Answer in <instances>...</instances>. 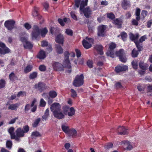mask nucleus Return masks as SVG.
<instances>
[{"label": "nucleus", "instance_id": "nucleus-7", "mask_svg": "<svg viewBox=\"0 0 152 152\" xmlns=\"http://www.w3.org/2000/svg\"><path fill=\"white\" fill-rule=\"evenodd\" d=\"M20 40L23 43L25 48L27 49H31L33 45L27 40V37H22L20 38Z\"/></svg>", "mask_w": 152, "mask_h": 152}, {"label": "nucleus", "instance_id": "nucleus-18", "mask_svg": "<svg viewBox=\"0 0 152 152\" xmlns=\"http://www.w3.org/2000/svg\"><path fill=\"white\" fill-rule=\"evenodd\" d=\"M117 132L118 134L120 135H124L127 133L126 129L123 126H119L117 129Z\"/></svg>", "mask_w": 152, "mask_h": 152}, {"label": "nucleus", "instance_id": "nucleus-11", "mask_svg": "<svg viewBox=\"0 0 152 152\" xmlns=\"http://www.w3.org/2000/svg\"><path fill=\"white\" fill-rule=\"evenodd\" d=\"M10 51V50L5 45L0 42V54H3L7 53Z\"/></svg>", "mask_w": 152, "mask_h": 152}, {"label": "nucleus", "instance_id": "nucleus-6", "mask_svg": "<svg viewBox=\"0 0 152 152\" xmlns=\"http://www.w3.org/2000/svg\"><path fill=\"white\" fill-rule=\"evenodd\" d=\"M85 6H83L81 9H80V13L81 14H83L84 16L86 18H88L91 14L92 11L89 7H87L86 8H84V7Z\"/></svg>", "mask_w": 152, "mask_h": 152}, {"label": "nucleus", "instance_id": "nucleus-8", "mask_svg": "<svg viewBox=\"0 0 152 152\" xmlns=\"http://www.w3.org/2000/svg\"><path fill=\"white\" fill-rule=\"evenodd\" d=\"M52 66L54 70L60 71L63 70V67L62 64L58 62L53 61Z\"/></svg>", "mask_w": 152, "mask_h": 152}, {"label": "nucleus", "instance_id": "nucleus-51", "mask_svg": "<svg viewBox=\"0 0 152 152\" xmlns=\"http://www.w3.org/2000/svg\"><path fill=\"white\" fill-rule=\"evenodd\" d=\"M70 91L71 93V96L72 97L75 98L77 96V94L75 90L73 89H71Z\"/></svg>", "mask_w": 152, "mask_h": 152}, {"label": "nucleus", "instance_id": "nucleus-56", "mask_svg": "<svg viewBox=\"0 0 152 152\" xmlns=\"http://www.w3.org/2000/svg\"><path fill=\"white\" fill-rule=\"evenodd\" d=\"M12 145V142L11 141L8 140L7 142L6 146L7 148L10 149Z\"/></svg>", "mask_w": 152, "mask_h": 152}, {"label": "nucleus", "instance_id": "nucleus-19", "mask_svg": "<svg viewBox=\"0 0 152 152\" xmlns=\"http://www.w3.org/2000/svg\"><path fill=\"white\" fill-rule=\"evenodd\" d=\"M14 128L13 127H11L8 129V132L10 134L11 139L18 140V138L17 137H15V135L14 133Z\"/></svg>", "mask_w": 152, "mask_h": 152}, {"label": "nucleus", "instance_id": "nucleus-54", "mask_svg": "<svg viewBox=\"0 0 152 152\" xmlns=\"http://www.w3.org/2000/svg\"><path fill=\"white\" fill-rule=\"evenodd\" d=\"M46 103L43 99H41L40 102V106L41 107H44L45 106Z\"/></svg>", "mask_w": 152, "mask_h": 152}, {"label": "nucleus", "instance_id": "nucleus-53", "mask_svg": "<svg viewBox=\"0 0 152 152\" xmlns=\"http://www.w3.org/2000/svg\"><path fill=\"white\" fill-rule=\"evenodd\" d=\"M107 16L108 18L111 19H113L115 18L114 15L112 13H107Z\"/></svg>", "mask_w": 152, "mask_h": 152}, {"label": "nucleus", "instance_id": "nucleus-23", "mask_svg": "<svg viewBox=\"0 0 152 152\" xmlns=\"http://www.w3.org/2000/svg\"><path fill=\"white\" fill-rule=\"evenodd\" d=\"M113 23L116 25V26L118 28L121 27L122 21L120 19L117 18L113 21Z\"/></svg>", "mask_w": 152, "mask_h": 152}, {"label": "nucleus", "instance_id": "nucleus-40", "mask_svg": "<svg viewBox=\"0 0 152 152\" xmlns=\"http://www.w3.org/2000/svg\"><path fill=\"white\" fill-rule=\"evenodd\" d=\"M37 72H34L30 74L29 78L31 79H34L36 78L37 76Z\"/></svg>", "mask_w": 152, "mask_h": 152}, {"label": "nucleus", "instance_id": "nucleus-2", "mask_svg": "<svg viewBox=\"0 0 152 152\" xmlns=\"http://www.w3.org/2000/svg\"><path fill=\"white\" fill-rule=\"evenodd\" d=\"M48 32V30L46 28L40 29L37 26L34 25L33 27V31L32 33V39H36L40 35H41L42 37H44Z\"/></svg>", "mask_w": 152, "mask_h": 152}, {"label": "nucleus", "instance_id": "nucleus-14", "mask_svg": "<svg viewBox=\"0 0 152 152\" xmlns=\"http://www.w3.org/2000/svg\"><path fill=\"white\" fill-rule=\"evenodd\" d=\"M128 69V66L126 65H121L115 67V71L117 73L125 71Z\"/></svg>", "mask_w": 152, "mask_h": 152}, {"label": "nucleus", "instance_id": "nucleus-47", "mask_svg": "<svg viewBox=\"0 0 152 152\" xmlns=\"http://www.w3.org/2000/svg\"><path fill=\"white\" fill-rule=\"evenodd\" d=\"M88 0H85L84 1H81L80 3V9H82V7L83 6H86L87 4V2Z\"/></svg>", "mask_w": 152, "mask_h": 152}, {"label": "nucleus", "instance_id": "nucleus-13", "mask_svg": "<svg viewBox=\"0 0 152 152\" xmlns=\"http://www.w3.org/2000/svg\"><path fill=\"white\" fill-rule=\"evenodd\" d=\"M15 132V137H17L18 138V140H15L16 141H19L20 140V137H23L24 135V133L21 128H18L16 130Z\"/></svg>", "mask_w": 152, "mask_h": 152}, {"label": "nucleus", "instance_id": "nucleus-26", "mask_svg": "<svg viewBox=\"0 0 152 152\" xmlns=\"http://www.w3.org/2000/svg\"><path fill=\"white\" fill-rule=\"evenodd\" d=\"M139 37V34H136L135 35H134L132 33H130L129 34V37L130 39L132 41H137V40Z\"/></svg>", "mask_w": 152, "mask_h": 152}, {"label": "nucleus", "instance_id": "nucleus-28", "mask_svg": "<svg viewBox=\"0 0 152 152\" xmlns=\"http://www.w3.org/2000/svg\"><path fill=\"white\" fill-rule=\"evenodd\" d=\"M58 21L61 26H64V22H68L70 21V20L69 18H64L63 20L59 18L58 19Z\"/></svg>", "mask_w": 152, "mask_h": 152}, {"label": "nucleus", "instance_id": "nucleus-15", "mask_svg": "<svg viewBox=\"0 0 152 152\" xmlns=\"http://www.w3.org/2000/svg\"><path fill=\"white\" fill-rule=\"evenodd\" d=\"M61 107V106L58 103H54L51 105L50 110L53 113L55 111H57L60 110Z\"/></svg>", "mask_w": 152, "mask_h": 152}, {"label": "nucleus", "instance_id": "nucleus-42", "mask_svg": "<svg viewBox=\"0 0 152 152\" xmlns=\"http://www.w3.org/2000/svg\"><path fill=\"white\" fill-rule=\"evenodd\" d=\"M145 87V85L140 84L137 86V89L139 91H143Z\"/></svg>", "mask_w": 152, "mask_h": 152}, {"label": "nucleus", "instance_id": "nucleus-1", "mask_svg": "<svg viewBox=\"0 0 152 152\" xmlns=\"http://www.w3.org/2000/svg\"><path fill=\"white\" fill-rule=\"evenodd\" d=\"M116 45L115 43L113 42L110 43L109 45L108 50L106 53L107 55L112 58L114 57L115 55L119 57L121 61L124 63L126 62L127 58L124 50L121 49L115 53L114 49Z\"/></svg>", "mask_w": 152, "mask_h": 152}, {"label": "nucleus", "instance_id": "nucleus-31", "mask_svg": "<svg viewBox=\"0 0 152 152\" xmlns=\"http://www.w3.org/2000/svg\"><path fill=\"white\" fill-rule=\"evenodd\" d=\"M18 106L19 104L18 103L11 104L9 106L8 109L12 110H15Z\"/></svg>", "mask_w": 152, "mask_h": 152}, {"label": "nucleus", "instance_id": "nucleus-52", "mask_svg": "<svg viewBox=\"0 0 152 152\" xmlns=\"http://www.w3.org/2000/svg\"><path fill=\"white\" fill-rule=\"evenodd\" d=\"M135 43L138 50V51H141L142 47V46L140 45L139 43L137 41H135Z\"/></svg>", "mask_w": 152, "mask_h": 152}, {"label": "nucleus", "instance_id": "nucleus-37", "mask_svg": "<svg viewBox=\"0 0 152 152\" xmlns=\"http://www.w3.org/2000/svg\"><path fill=\"white\" fill-rule=\"evenodd\" d=\"M41 136L39 133L37 131L33 132L31 134V136L33 138H35L37 137H39Z\"/></svg>", "mask_w": 152, "mask_h": 152}, {"label": "nucleus", "instance_id": "nucleus-30", "mask_svg": "<svg viewBox=\"0 0 152 152\" xmlns=\"http://www.w3.org/2000/svg\"><path fill=\"white\" fill-rule=\"evenodd\" d=\"M44 84L43 83H39L38 84H37L35 85V88L41 91L43 89V86Z\"/></svg>", "mask_w": 152, "mask_h": 152}, {"label": "nucleus", "instance_id": "nucleus-57", "mask_svg": "<svg viewBox=\"0 0 152 152\" xmlns=\"http://www.w3.org/2000/svg\"><path fill=\"white\" fill-rule=\"evenodd\" d=\"M49 44L45 40H44L41 42V45L42 47L47 46Z\"/></svg>", "mask_w": 152, "mask_h": 152}, {"label": "nucleus", "instance_id": "nucleus-45", "mask_svg": "<svg viewBox=\"0 0 152 152\" xmlns=\"http://www.w3.org/2000/svg\"><path fill=\"white\" fill-rule=\"evenodd\" d=\"M121 36L122 40L124 41H125L126 39L127 34L125 32H123L121 34Z\"/></svg>", "mask_w": 152, "mask_h": 152}, {"label": "nucleus", "instance_id": "nucleus-25", "mask_svg": "<svg viewBox=\"0 0 152 152\" xmlns=\"http://www.w3.org/2000/svg\"><path fill=\"white\" fill-rule=\"evenodd\" d=\"M46 55L45 52L43 50H41L37 55V58L40 59H43L45 58Z\"/></svg>", "mask_w": 152, "mask_h": 152}, {"label": "nucleus", "instance_id": "nucleus-43", "mask_svg": "<svg viewBox=\"0 0 152 152\" xmlns=\"http://www.w3.org/2000/svg\"><path fill=\"white\" fill-rule=\"evenodd\" d=\"M5 80L3 79H1L0 80V88H4L5 85Z\"/></svg>", "mask_w": 152, "mask_h": 152}, {"label": "nucleus", "instance_id": "nucleus-22", "mask_svg": "<svg viewBox=\"0 0 152 152\" xmlns=\"http://www.w3.org/2000/svg\"><path fill=\"white\" fill-rule=\"evenodd\" d=\"M130 5L129 0H123L122 3V6L124 9H126Z\"/></svg>", "mask_w": 152, "mask_h": 152}, {"label": "nucleus", "instance_id": "nucleus-24", "mask_svg": "<svg viewBox=\"0 0 152 152\" xmlns=\"http://www.w3.org/2000/svg\"><path fill=\"white\" fill-rule=\"evenodd\" d=\"M139 66L140 68L144 70H146L148 66V65L146 63H144L143 61H140L139 63Z\"/></svg>", "mask_w": 152, "mask_h": 152}, {"label": "nucleus", "instance_id": "nucleus-60", "mask_svg": "<svg viewBox=\"0 0 152 152\" xmlns=\"http://www.w3.org/2000/svg\"><path fill=\"white\" fill-rule=\"evenodd\" d=\"M93 62L92 61L88 60L87 62V64L89 67L90 68L93 67Z\"/></svg>", "mask_w": 152, "mask_h": 152}, {"label": "nucleus", "instance_id": "nucleus-34", "mask_svg": "<svg viewBox=\"0 0 152 152\" xmlns=\"http://www.w3.org/2000/svg\"><path fill=\"white\" fill-rule=\"evenodd\" d=\"M140 10L139 8H137L136 9L135 14L136 16V19L137 20H140Z\"/></svg>", "mask_w": 152, "mask_h": 152}, {"label": "nucleus", "instance_id": "nucleus-44", "mask_svg": "<svg viewBox=\"0 0 152 152\" xmlns=\"http://www.w3.org/2000/svg\"><path fill=\"white\" fill-rule=\"evenodd\" d=\"M22 129L24 133H27L29 130V127L28 125H26L23 126Z\"/></svg>", "mask_w": 152, "mask_h": 152}, {"label": "nucleus", "instance_id": "nucleus-9", "mask_svg": "<svg viewBox=\"0 0 152 152\" xmlns=\"http://www.w3.org/2000/svg\"><path fill=\"white\" fill-rule=\"evenodd\" d=\"M68 111V115L70 116L73 115L75 114V112L74 109L72 107H71L69 108L68 107H64V114L66 115L67 114V112Z\"/></svg>", "mask_w": 152, "mask_h": 152}, {"label": "nucleus", "instance_id": "nucleus-50", "mask_svg": "<svg viewBox=\"0 0 152 152\" xmlns=\"http://www.w3.org/2000/svg\"><path fill=\"white\" fill-rule=\"evenodd\" d=\"M40 118H38L34 122V123L33 124V126L34 127H36L38 124H39V122H40Z\"/></svg>", "mask_w": 152, "mask_h": 152}, {"label": "nucleus", "instance_id": "nucleus-41", "mask_svg": "<svg viewBox=\"0 0 152 152\" xmlns=\"http://www.w3.org/2000/svg\"><path fill=\"white\" fill-rule=\"evenodd\" d=\"M10 80L12 81H13L15 79H16V77L15 76V74L13 72H12L9 76Z\"/></svg>", "mask_w": 152, "mask_h": 152}, {"label": "nucleus", "instance_id": "nucleus-5", "mask_svg": "<svg viewBox=\"0 0 152 152\" xmlns=\"http://www.w3.org/2000/svg\"><path fill=\"white\" fill-rule=\"evenodd\" d=\"M93 39L86 37L85 39L83 41V45L85 48L88 49L91 47V44L93 43Z\"/></svg>", "mask_w": 152, "mask_h": 152}, {"label": "nucleus", "instance_id": "nucleus-38", "mask_svg": "<svg viewBox=\"0 0 152 152\" xmlns=\"http://www.w3.org/2000/svg\"><path fill=\"white\" fill-rule=\"evenodd\" d=\"M138 54V51L136 50L135 49H134L132 51V55L133 57H137Z\"/></svg>", "mask_w": 152, "mask_h": 152}, {"label": "nucleus", "instance_id": "nucleus-49", "mask_svg": "<svg viewBox=\"0 0 152 152\" xmlns=\"http://www.w3.org/2000/svg\"><path fill=\"white\" fill-rule=\"evenodd\" d=\"M39 69L41 71H44L46 69V66L44 65H41L39 66Z\"/></svg>", "mask_w": 152, "mask_h": 152}, {"label": "nucleus", "instance_id": "nucleus-12", "mask_svg": "<svg viewBox=\"0 0 152 152\" xmlns=\"http://www.w3.org/2000/svg\"><path fill=\"white\" fill-rule=\"evenodd\" d=\"M106 28V26L104 25L100 26L98 28V36L101 37L104 36L105 35V30Z\"/></svg>", "mask_w": 152, "mask_h": 152}, {"label": "nucleus", "instance_id": "nucleus-61", "mask_svg": "<svg viewBox=\"0 0 152 152\" xmlns=\"http://www.w3.org/2000/svg\"><path fill=\"white\" fill-rule=\"evenodd\" d=\"M24 27L28 30L30 29L31 28V25L28 23H26L24 24Z\"/></svg>", "mask_w": 152, "mask_h": 152}, {"label": "nucleus", "instance_id": "nucleus-59", "mask_svg": "<svg viewBox=\"0 0 152 152\" xmlns=\"http://www.w3.org/2000/svg\"><path fill=\"white\" fill-rule=\"evenodd\" d=\"M147 39V36L146 35L141 37L139 41L140 42H142L144 41Z\"/></svg>", "mask_w": 152, "mask_h": 152}, {"label": "nucleus", "instance_id": "nucleus-63", "mask_svg": "<svg viewBox=\"0 0 152 152\" xmlns=\"http://www.w3.org/2000/svg\"><path fill=\"white\" fill-rule=\"evenodd\" d=\"M113 144L112 143H109L106 145L105 146V148L106 149H109L112 148Z\"/></svg>", "mask_w": 152, "mask_h": 152}, {"label": "nucleus", "instance_id": "nucleus-62", "mask_svg": "<svg viewBox=\"0 0 152 152\" xmlns=\"http://www.w3.org/2000/svg\"><path fill=\"white\" fill-rule=\"evenodd\" d=\"M70 14L72 18H73L75 20H77V17L75 15V12H71Z\"/></svg>", "mask_w": 152, "mask_h": 152}, {"label": "nucleus", "instance_id": "nucleus-33", "mask_svg": "<svg viewBox=\"0 0 152 152\" xmlns=\"http://www.w3.org/2000/svg\"><path fill=\"white\" fill-rule=\"evenodd\" d=\"M48 94L49 96L52 98H54L56 97L57 95L56 92L54 91H50Z\"/></svg>", "mask_w": 152, "mask_h": 152}, {"label": "nucleus", "instance_id": "nucleus-16", "mask_svg": "<svg viewBox=\"0 0 152 152\" xmlns=\"http://www.w3.org/2000/svg\"><path fill=\"white\" fill-rule=\"evenodd\" d=\"M123 145V147L124 149L127 150H131L133 148L132 146L130 143L128 141H124L122 142Z\"/></svg>", "mask_w": 152, "mask_h": 152}, {"label": "nucleus", "instance_id": "nucleus-20", "mask_svg": "<svg viewBox=\"0 0 152 152\" xmlns=\"http://www.w3.org/2000/svg\"><path fill=\"white\" fill-rule=\"evenodd\" d=\"M64 37L63 35L59 34L56 37V42L58 43L63 44L64 43Z\"/></svg>", "mask_w": 152, "mask_h": 152}, {"label": "nucleus", "instance_id": "nucleus-32", "mask_svg": "<svg viewBox=\"0 0 152 152\" xmlns=\"http://www.w3.org/2000/svg\"><path fill=\"white\" fill-rule=\"evenodd\" d=\"M49 115V110L48 109H47L45 110L44 115L42 117L43 120H46Z\"/></svg>", "mask_w": 152, "mask_h": 152}, {"label": "nucleus", "instance_id": "nucleus-3", "mask_svg": "<svg viewBox=\"0 0 152 152\" xmlns=\"http://www.w3.org/2000/svg\"><path fill=\"white\" fill-rule=\"evenodd\" d=\"M84 76L83 74L77 75L74 80L73 84L75 87H79L83 85L84 83Z\"/></svg>", "mask_w": 152, "mask_h": 152}, {"label": "nucleus", "instance_id": "nucleus-36", "mask_svg": "<svg viewBox=\"0 0 152 152\" xmlns=\"http://www.w3.org/2000/svg\"><path fill=\"white\" fill-rule=\"evenodd\" d=\"M56 51L57 53L59 54H61L63 52V50L62 48L59 45H57L56 46Z\"/></svg>", "mask_w": 152, "mask_h": 152}, {"label": "nucleus", "instance_id": "nucleus-27", "mask_svg": "<svg viewBox=\"0 0 152 152\" xmlns=\"http://www.w3.org/2000/svg\"><path fill=\"white\" fill-rule=\"evenodd\" d=\"M63 131L67 134H68L70 129L68 126L65 124H63L61 126Z\"/></svg>", "mask_w": 152, "mask_h": 152}, {"label": "nucleus", "instance_id": "nucleus-21", "mask_svg": "<svg viewBox=\"0 0 152 152\" xmlns=\"http://www.w3.org/2000/svg\"><path fill=\"white\" fill-rule=\"evenodd\" d=\"M67 135L69 137H75L77 135V131L74 128L70 129Z\"/></svg>", "mask_w": 152, "mask_h": 152}, {"label": "nucleus", "instance_id": "nucleus-39", "mask_svg": "<svg viewBox=\"0 0 152 152\" xmlns=\"http://www.w3.org/2000/svg\"><path fill=\"white\" fill-rule=\"evenodd\" d=\"M32 66L31 65H28L24 69V71L26 73H27L30 72L32 69Z\"/></svg>", "mask_w": 152, "mask_h": 152}, {"label": "nucleus", "instance_id": "nucleus-48", "mask_svg": "<svg viewBox=\"0 0 152 152\" xmlns=\"http://www.w3.org/2000/svg\"><path fill=\"white\" fill-rule=\"evenodd\" d=\"M26 95V92L24 91H20L17 94V96L18 97H22Z\"/></svg>", "mask_w": 152, "mask_h": 152}, {"label": "nucleus", "instance_id": "nucleus-35", "mask_svg": "<svg viewBox=\"0 0 152 152\" xmlns=\"http://www.w3.org/2000/svg\"><path fill=\"white\" fill-rule=\"evenodd\" d=\"M132 64L134 69H137L138 67V61L136 60H133L132 62Z\"/></svg>", "mask_w": 152, "mask_h": 152}, {"label": "nucleus", "instance_id": "nucleus-55", "mask_svg": "<svg viewBox=\"0 0 152 152\" xmlns=\"http://www.w3.org/2000/svg\"><path fill=\"white\" fill-rule=\"evenodd\" d=\"M47 47L46 51L47 53L51 52L52 50V49L50 44H49Z\"/></svg>", "mask_w": 152, "mask_h": 152}, {"label": "nucleus", "instance_id": "nucleus-58", "mask_svg": "<svg viewBox=\"0 0 152 152\" xmlns=\"http://www.w3.org/2000/svg\"><path fill=\"white\" fill-rule=\"evenodd\" d=\"M75 52L76 53V56L77 57L79 58L81 56V53L80 51L77 49H75Z\"/></svg>", "mask_w": 152, "mask_h": 152}, {"label": "nucleus", "instance_id": "nucleus-29", "mask_svg": "<svg viewBox=\"0 0 152 152\" xmlns=\"http://www.w3.org/2000/svg\"><path fill=\"white\" fill-rule=\"evenodd\" d=\"M94 48L97 50L99 52L100 54H102L103 52L102 51V47L101 45H96L94 47Z\"/></svg>", "mask_w": 152, "mask_h": 152}, {"label": "nucleus", "instance_id": "nucleus-10", "mask_svg": "<svg viewBox=\"0 0 152 152\" xmlns=\"http://www.w3.org/2000/svg\"><path fill=\"white\" fill-rule=\"evenodd\" d=\"M15 22L12 20H7L4 23L5 27L9 30H11L14 27Z\"/></svg>", "mask_w": 152, "mask_h": 152}, {"label": "nucleus", "instance_id": "nucleus-4", "mask_svg": "<svg viewBox=\"0 0 152 152\" xmlns=\"http://www.w3.org/2000/svg\"><path fill=\"white\" fill-rule=\"evenodd\" d=\"M69 53L68 52H66L64 53V59L62 65L63 69L64 67L68 69H70L71 68V63L69 59Z\"/></svg>", "mask_w": 152, "mask_h": 152}, {"label": "nucleus", "instance_id": "nucleus-64", "mask_svg": "<svg viewBox=\"0 0 152 152\" xmlns=\"http://www.w3.org/2000/svg\"><path fill=\"white\" fill-rule=\"evenodd\" d=\"M30 107V105L29 104H27L25 106V112H28Z\"/></svg>", "mask_w": 152, "mask_h": 152}, {"label": "nucleus", "instance_id": "nucleus-46", "mask_svg": "<svg viewBox=\"0 0 152 152\" xmlns=\"http://www.w3.org/2000/svg\"><path fill=\"white\" fill-rule=\"evenodd\" d=\"M65 33L68 35L72 36L73 34V31L70 29H67L66 30Z\"/></svg>", "mask_w": 152, "mask_h": 152}, {"label": "nucleus", "instance_id": "nucleus-17", "mask_svg": "<svg viewBox=\"0 0 152 152\" xmlns=\"http://www.w3.org/2000/svg\"><path fill=\"white\" fill-rule=\"evenodd\" d=\"M53 114L55 117L58 119H62L64 117V115L60 110L58 111H55Z\"/></svg>", "mask_w": 152, "mask_h": 152}]
</instances>
